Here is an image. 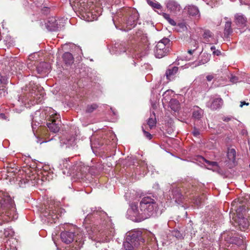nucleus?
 Returning <instances> with one entry per match:
<instances>
[{
    "instance_id": "cd10ccee",
    "label": "nucleus",
    "mask_w": 250,
    "mask_h": 250,
    "mask_svg": "<svg viewBox=\"0 0 250 250\" xmlns=\"http://www.w3.org/2000/svg\"><path fill=\"white\" fill-rule=\"evenodd\" d=\"M123 246L125 250H132L134 247L136 246L131 242V241H128L125 239V241L123 243Z\"/></svg>"
},
{
    "instance_id": "a18cd8bd",
    "label": "nucleus",
    "mask_w": 250,
    "mask_h": 250,
    "mask_svg": "<svg viewBox=\"0 0 250 250\" xmlns=\"http://www.w3.org/2000/svg\"><path fill=\"white\" fill-rule=\"evenodd\" d=\"M79 1H78V0H70V4L72 3V2H73V3H78Z\"/></svg>"
},
{
    "instance_id": "1a4fd4ad",
    "label": "nucleus",
    "mask_w": 250,
    "mask_h": 250,
    "mask_svg": "<svg viewBox=\"0 0 250 250\" xmlns=\"http://www.w3.org/2000/svg\"><path fill=\"white\" fill-rule=\"evenodd\" d=\"M223 101L221 98H215L207 103V106L212 110L220 108L223 105Z\"/></svg>"
},
{
    "instance_id": "dca6fc26",
    "label": "nucleus",
    "mask_w": 250,
    "mask_h": 250,
    "mask_svg": "<svg viewBox=\"0 0 250 250\" xmlns=\"http://www.w3.org/2000/svg\"><path fill=\"white\" fill-rule=\"evenodd\" d=\"M139 19V14L135 12L133 14L130 15L126 22V24L128 26H130L131 27H134L137 23V21Z\"/></svg>"
},
{
    "instance_id": "8fccbe9b",
    "label": "nucleus",
    "mask_w": 250,
    "mask_h": 250,
    "mask_svg": "<svg viewBox=\"0 0 250 250\" xmlns=\"http://www.w3.org/2000/svg\"><path fill=\"white\" fill-rule=\"evenodd\" d=\"M13 233V232L12 230H10V232L8 233V234H10L11 235H12Z\"/></svg>"
},
{
    "instance_id": "864d4df0",
    "label": "nucleus",
    "mask_w": 250,
    "mask_h": 250,
    "mask_svg": "<svg viewBox=\"0 0 250 250\" xmlns=\"http://www.w3.org/2000/svg\"><path fill=\"white\" fill-rule=\"evenodd\" d=\"M233 79H235V78H232L231 81H232V82H234V80H233Z\"/></svg>"
},
{
    "instance_id": "f257e3e1",
    "label": "nucleus",
    "mask_w": 250,
    "mask_h": 250,
    "mask_svg": "<svg viewBox=\"0 0 250 250\" xmlns=\"http://www.w3.org/2000/svg\"><path fill=\"white\" fill-rule=\"evenodd\" d=\"M158 207V205L154 199L146 196L141 199L139 207L135 204H131L128 211L135 217L136 221L141 222L152 216Z\"/></svg>"
},
{
    "instance_id": "473e14b6",
    "label": "nucleus",
    "mask_w": 250,
    "mask_h": 250,
    "mask_svg": "<svg viewBox=\"0 0 250 250\" xmlns=\"http://www.w3.org/2000/svg\"><path fill=\"white\" fill-rule=\"evenodd\" d=\"M98 106L96 104H92L91 105H88L86 109V112L87 113H91L95 110Z\"/></svg>"
},
{
    "instance_id": "7ed1b4c3",
    "label": "nucleus",
    "mask_w": 250,
    "mask_h": 250,
    "mask_svg": "<svg viewBox=\"0 0 250 250\" xmlns=\"http://www.w3.org/2000/svg\"><path fill=\"white\" fill-rule=\"evenodd\" d=\"M101 208H92L91 212L88 214L85 218L83 221V226L85 229L88 235L90 238L92 239L98 232V229L96 227L95 224L91 226V219L92 217L98 220L99 218L102 220L104 219L106 217V213L101 209Z\"/></svg>"
},
{
    "instance_id": "4468645a",
    "label": "nucleus",
    "mask_w": 250,
    "mask_h": 250,
    "mask_svg": "<svg viewBox=\"0 0 250 250\" xmlns=\"http://www.w3.org/2000/svg\"><path fill=\"white\" fill-rule=\"evenodd\" d=\"M75 138L73 136H62L60 137V143L61 146L66 145V147H69L73 145Z\"/></svg>"
},
{
    "instance_id": "7c9ffc66",
    "label": "nucleus",
    "mask_w": 250,
    "mask_h": 250,
    "mask_svg": "<svg viewBox=\"0 0 250 250\" xmlns=\"http://www.w3.org/2000/svg\"><path fill=\"white\" fill-rule=\"evenodd\" d=\"M163 17L167 20V21L172 25H176V22L172 19L170 18V16L169 14L167 13H163Z\"/></svg>"
},
{
    "instance_id": "a19ab883",
    "label": "nucleus",
    "mask_w": 250,
    "mask_h": 250,
    "mask_svg": "<svg viewBox=\"0 0 250 250\" xmlns=\"http://www.w3.org/2000/svg\"><path fill=\"white\" fill-rule=\"evenodd\" d=\"M18 102L19 103L21 102V104H25V103H26V100L24 99V98H21V97H20L19 99L18 100Z\"/></svg>"
},
{
    "instance_id": "5701e85b",
    "label": "nucleus",
    "mask_w": 250,
    "mask_h": 250,
    "mask_svg": "<svg viewBox=\"0 0 250 250\" xmlns=\"http://www.w3.org/2000/svg\"><path fill=\"white\" fill-rule=\"evenodd\" d=\"M192 117L196 119H200L203 116V111L199 107H194L193 109Z\"/></svg>"
},
{
    "instance_id": "c9c22d12",
    "label": "nucleus",
    "mask_w": 250,
    "mask_h": 250,
    "mask_svg": "<svg viewBox=\"0 0 250 250\" xmlns=\"http://www.w3.org/2000/svg\"><path fill=\"white\" fill-rule=\"evenodd\" d=\"M204 161L208 165L212 166V167H217V163L216 162H210L208 160H207L205 159L204 158H203Z\"/></svg>"
},
{
    "instance_id": "0eeeda50",
    "label": "nucleus",
    "mask_w": 250,
    "mask_h": 250,
    "mask_svg": "<svg viewBox=\"0 0 250 250\" xmlns=\"http://www.w3.org/2000/svg\"><path fill=\"white\" fill-rule=\"evenodd\" d=\"M234 22L238 28H244L247 26V19L243 14H236L234 17Z\"/></svg>"
},
{
    "instance_id": "e433bc0d",
    "label": "nucleus",
    "mask_w": 250,
    "mask_h": 250,
    "mask_svg": "<svg viewBox=\"0 0 250 250\" xmlns=\"http://www.w3.org/2000/svg\"><path fill=\"white\" fill-rule=\"evenodd\" d=\"M143 131L144 134L145 136L146 137V138H147V139H148L149 140H150L152 138V135L149 132L146 131L143 128Z\"/></svg>"
},
{
    "instance_id": "de8ad7c7",
    "label": "nucleus",
    "mask_w": 250,
    "mask_h": 250,
    "mask_svg": "<svg viewBox=\"0 0 250 250\" xmlns=\"http://www.w3.org/2000/svg\"><path fill=\"white\" fill-rule=\"evenodd\" d=\"M210 50L212 51V53L214 52V51L216 50V48L214 46H212L210 47Z\"/></svg>"
},
{
    "instance_id": "f8f14e48",
    "label": "nucleus",
    "mask_w": 250,
    "mask_h": 250,
    "mask_svg": "<svg viewBox=\"0 0 250 250\" xmlns=\"http://www.w3.org/2000/svg\"><path fill=\"white\" fill-rule=\"evenodd\" d=\"M178 69L179 68L177 66H169L165 73L167 80L168 81L173 80L175 78V75L178 72Z\"/></svg>"
},
{
    "instance_id": "9d476101",
    "label": "nucleus",
    "mask_w": 250,
    "mask_h": 250,
    "mask_svg": "<svg viewBox=\"0 0 250 250\" xmlns=\"http://www.w3.org/2000/svg\"><path fill=\"white\" fill-rule=\"evenodd\" d=\"M61 167L63 169H65L67 171H63V173L67 174H70L72 172V163L70 162L69 158H64L62 159L60 164Z\"/></svg>"
},
{
    "instance_id": "79ce46f5",
    "label": "nucleus",
    "mask_w": 250,
    "mask_h": 250,
    "mask_svg": "<svg viewBox=\"0 0 250 250\" xmlns=\"http://www.w3.org/2000/svg\"><path fill=\"white\" fill-rule=\"evenodd\" d=\"M214 55L219 56L221 54V52L219 50L216 49L214 52H213Z\"/></svg>"
},
{
    "instance_id": "603ef678",
    "label": "nucleus",
    "mask_w": 250,
    "mask_h": 250,
    "mask_svg": "<svg viewBox=\"0 0 250 250\" xmlns=\"http://www.w3.org/2000/svg\"><path fill=\"white\" fill-rule=\"evenodd\" d=\"M37 142H38V143H39V142L38 141H37ZM43 142H46V141H42V142H40V144H42V143H43Z\"/></svg>"
},
{
    "instance_id": "39448f33",
    "label": "nucleus",
    "mask_w": 250,
    "mask_h": 250,
    "mask_svg": "<svg viewBox=\"0 0 250 250\" xmlns=\"http://www.w3.org/2000/svg\"><path fill=\"white\" fill-rule=\"evenodd\" d=\"M171 42L168 38H163L159 41L154 49L155 55L157 58H161L168 54L171 50Z\"/></svg>"
},
{
    "instance_id": "58836bf2",
    "label": "nucleus",
    "mask_w": 250,
    "mask_h": 250,
    "mask_svg": "<svg viewBox=\"0 0 250 250\" xmlns=\"http://www.w3.org/2000/svg\"><path fill=\"white\" fill-rule=\"evenodd\" d=\"M192 133L193 135L195 137L198 136L200 134L199 130L195 127L194 128Z\"/></svg>"
},
{
    "instance_id": "09e8293b",
    "label": "nucleus",
    "mask_w": 250,
    "mask_h": 250,
    "mask_svg": "<svg viewBox=\"0 0 250 250\" xmlns=\"http://www.w3.org/2000/svg\"><path fill=\"white\" fill-rule=\"evenodd\" d=\"M180 199H178V200L179 202H181V200H182V196L181 194H180Z\"/></svg>"
},
{
    "instance_id": "13d9d810",
    "label": "nucleus",
    "mask_w": 250,
    "mask_h": 250,
    "mask_svg": "<svg viewBox=\"0 0 250 250\" xmlns=\"http://www.w3.org/2000/svg\"><path fill=\"white\" fill-rule=\"evenodd\" d=\"M6 232H7V230H6V231H5V235H7V234H6Z\"/></svg>"
},
{
    "instance_id": "4d7b16f0",
    "label": "nucleus",
    "mask_w": 250,
    "mask_h": 250,
    "mask_svg": "<svg viewBox=\"0 0 250 250\" xmlns=\"http://www.w3.org/2000/svg\"><path fill=\"white\" fill-rule=\"evenodd\" d=\"M170 92V91L169 90H167L166 92V94L167 93V92Z\"/></svg>"
},
{
    "instance_id": "6e6552de",
    "label": "nucleus",
    "mask_w": 250,
    "mask_h": 250,
    "mask_svg": "<svg viewBox=\"0 0 250 250\" xmlns=\"http://www.w3.org/2000/svg\"><path fill=\"white\" fill-rule=\"evenodd\" d=\"M166 6L168 10L173 13H177L182 9L180 4L174 0H168L167 2Z\"/></svg>"
},
{
    "instance_id": "ea45409f",
    "label": "nucleus",
    "mask_w": 250,
    "mask_h": 250,
    "mask_svg": "<svg viewBox=\"0 0 250 250\" xmlns=\"http://www.w3.org/2000/svg\"><path fill=\"white\" fill-rule=\"evenodd\" d=\"M214 78V76L213 75H208L207 76L206 79L208 81L210 82Z\"/></svg>"
},
{
    "instance_id": "423d86ee",
    "label": "nucleus",
    "mask_w": 250,
    "mask_h": 250,
    "mask_svg": "<svg viewBox=\"0 0 250 250\" xmlns=\"http://www.w3.org/2000/svg\"><path fill=\"white\" fill-rule=\"evenodd\" d=\"M10 70L12 74H21L22 69L25 68V65L22 62L18 61L17 60H14L9 63Z\"/></svg>"
},
{
    "instance_id": "412c9836",
    "label": "nucleus",
    "mask_w": 250,
    "mask_h": 250,
    "mask_svg": "<svg viewBox=\"0 0 250 250\" xmlns=\"http://www.w3.org/2000/svg\"><path fill=\"white\" fill-rule=\"evenodd\" d=\"M187 7L188 13L190 16H199V10L196 6L191 5L188 6Z\"/></svg>"
},
{
    "instance_id": "b1692460",
    "label": "nucleus",
    "mask_w": 250,
    "mask_h": 250,
    "mask_svg": "<svg viewBox=\"0 0 250 250\" xmlns=\"http://www.w3.org/2000/svg\"><path fill=\"white\" fill-rule=\"evenodd\" d=\"M170 108L175 112L179 110L180 108V104L178 100L176 99H171L169 102Z\"/></svg>"
},
{
    "instance_id": "5fc2aeb1",
    "label": "nucleus",
    "mask_w": 250,
    "mask_h": 250,
    "mask_svg": "<svg viewBox=\"0 0 250 250\" xmlns=\"http://www.w3.org/2000/svg\"><path fill=\"white\" fill-rule=\"evenodd\" d=\"M34 120H35V118H33V119H32V125H33V122H34Z\"/></svg>"
},
{
    "instance_id": "c03bdc74",
    "label": "nucleus",
    "mask_w": 250,
    "mask_h": 250,
    "mask_svg": "<svg viewBox=\"0 0 250 250\" xmlns=\"http://www.w3.org/2000/svg\"><path fill=\"white\" fill-rule=\"evenodd\" d=\"M132 55L133 58H140V55H139L138 54H137L136 53H133V54Z\"/></svg>"
},
{
    "instance_id": "37998d69",
    "label": "nucleus",
    "mask_w": 250,
    "mask_h": 250,
    "mask_svg": "<svg viewBox=\"0 0 250 250\" xmlns=\"http://www.w3.org/2000/svg\"><path fill=\"white\" fill-rule=\"evenodd\" d=\"M249 104V103H246L245 101H242V102H241V103H240V106L241 107H242L244 105H248Z\"/></svg>"
},
{
    "instance_id": "6e6d98bb",
    "label": "nucleus",
    "mask_w": 250,
    "mask_h": 250,
    "mask_svg": "<svg viewBox=\"0 0 250 250\" xmlns=\"http://www.w3.org/2000/svg\"><path fill=\"white\" fill-rule=\"evenodd\" d=\"M93 19H97V18H96V16H95V17H94L93 18Z\"/></svg>"
},
{
    "instance_id": "2eb2a0df",
    "label": "nucleus",
    "mask_w": 250,
    "mask_h": 250,
    "mask_svg": "<svg viewBox=\"0 0 250 250\" xmlns=\"http://www.w3.org/2000/svg\"><path fill=\"white\" fill-rule=\"evenodd\" d=\"M39 74L45 75L49 71V65L45 62H41L36 67Z\"/></svg>"
},
{
    "instance_id": "20e7f679",
    "label": "nucleus",
    "mask_w": 250,
    "mask_h": 250,
    "mask_svg": "<svg viewBox=\"0 0 250 250\" xmlns=\"http://www.w3.org/2000/svg\"><path fill=\"white\" fill-rule=\"evenodd\" d=\"M47 126L53 132H57L60 129L61 123L60 116L51 107H47L45 110Z\"/></svg>"
},
{
    "instance_id": "f704fd0d",
    "label": "nucleus",
    "mask_w": 250,
    "mask_h": 250,
    "mask_svg": "<svg viewBox=\"0 0 250 250\" xmlns=\"http://www.w3.org/2000/svg\"><path fill=\"white\" fill-rule=\"evenodd\" d=\"M8 83V78L6 76L0 75V85L1 84H6Z\"/></svg>"
},
{
    "instance_id": "6ab92c4d",
    "label": "nucleus",
    "mask_w": 250,
    "mask_h": 250,
    "mask_svg": "<svg viewBox=\"0 0 250 250\" xmlns=\"http://www.w3.org/2000/svg\"><path fill=\"white\" fill-rule=\"evenodd\" d=\"M203 37L206 42L213 43L215 42L213 35L209 30H205L203 34Z\"/></svg>"
},
{
    "instance_id": "a878e982",
    "label": "nucleus",
    "mask_w": 250,
    "mask_h": 250,
    "mask_svg": "<svg viewBox=\"0 0 250 250\" xmlns=\"http://www.w3.org/2000/svg\"><path fill=\"white\" fill-rule=\"evenodd\" d=\"M231 22L230 21H227L225 23V29H224V34L229 36L232 32V30L231 28Z\"/></svg>"
},
{
    "instance_id": "aec40b11",
    "label": "nucleus",
    "mask_w": 250,
    "mask_h": 250,
    "mask_svg": "<svg viewBox=\"0 0 250 250\" xmlns=\"http://www.w3.org/2000/svg\"><path fill=\"white\" fill-rule=\"evenodd\" d=\"M237 223L241 230H245L248 229L249 226V222L248 219L245 217H239Z\"/></svg>"
},
{
    "instance_id": "bb28decb",
    "label": "nucleus",
    "mask_w": 250,
    "mask_h": 250,
    "mask_svg": "<svg viewBox=\"0 0 250 250\" xmlns=\"http://www.w3.org/2000/svg\"><path fill=\"white\" fill-rule=\"evenodd\" d=\"M203 58L195 64V66H198L207 63L210 60V56L208 54L203 55Z\"/></svg>"
},
{
    "instance_id": "f3484780",
    "label": "nucleus",
    "mask_w": 250,
    "mask_h": 250,
    "mask_svg": "<svg viewBox=\"0 0 250 250\" xmlns=\"http://www.w3.org/2000/svg\"><path fill=\"white\" fill-rule=\"evenodd\" d=\"M37 88L34 87L32 88V90L30 92L29 94L31 95V96L32 97L34 100H36L37 103H40L42 102V100L43 98V93H40V96L38 97V94H39V91L36 90Z\"/></svg>"
},
{
    "instance_id": "c756f323",
    "label": "nucleus",
    "mask_w": 250,
    "mask_h": 250,
    "mask_svg": "<svg viewBox=\"0 0 250 250\" xmlns=\"http://www.w3.org/2000/svg\"><path fill=\"white\" fill-rule=\"evenodd\" d=\"M147 124L150 129L153 128L154 126H155L156 124L155 117H154V118H149L147 121Z\"/></svg>"
},
{
    "instance_id": "4be33fe9",
    "label": "nucleus",
    "mask_w": 250,
    "mask_h": 250,
    "mask_svg": "<svg viewBox=\"0 0 250 250\" xmlns=\"http://www.w3.org/2000/svg\"><path fill=\"white\" fill-rule=\"evenodd\" d=\"M63 61L66 64H71L73 63L74 58L71 53L69 52H65L62 56Z\"/></svg>"
},
{
    "instance_id": "393cba45",
    "label": "nucleus",
    "mask_w": 250,
    "mask_h": 250,
    "mask_svg": "<svg viewBox=\"0 0 250 250\" xmlns=\"http://www.w3.org/2000/svg\"><path fill=\"white\" fill-rule=\"evenodd\" d=\"M227 155L229 161L234 162L236 157V151L234 149H229Z\"/></svg>"
},
{
    "instance_id": "ddd939ff",
    "label": "nucleus",
    "mask_w": 250,
    "mask_h": 250,
    "mask_svg": "<svg viewBox=\"0 0 250 250\" xmlns=\"http://www.w3.org/2000/svg\"><path fill=\"white\" fill-rule=\"evenodd\" d=\"M61 238L64 243L69 244L73 241L74 234L72 232L63 231L61 234Z\"/></svg>"
},
{
    "instance_id": "2f4dec72",
    "label": "nucleus",
    "mask_w": 250,
    "mask_h": 250,
    "mask_svg": "<svg viewBox=\"0 0 250 250\" xmlns=\"http://www.w3.org/2000/svg\"><path fill=\"white\" fill-rule=\"evenodd\" d=\"M195 44L194 47H192V46L188 47V52L189 54L191 55L198 48V42H193Z\"/></svg>"
},
{
    "instance_id": "3c124183",
    "label": "nucleus",
    "mask_w": 250,
    "mask_h": 250,
    "mask_svg": "<svg viewBox=\"0 0 250 250\" xmlns=\"http://www.w3.org/2000/svg\"><path fill=\"white\" fill-rule=\"evenodd\" d=\"M179 25L180 26V27H184V25L182 23H180L179 24Z\"/></svg>"
},
{
    "instance_id": "a211bd4d",
    "label": "nucleus",
    "mask_w": 250,
    "mask_h": 250,
    "mask_svg": "<svg viewBox=\"0 0 250 250\" xmlns=\"http://www.w3.org/2000/svg\"><path fill=\"white\" fill-rule=\"evenodd\" d=\"M46 27L50 30H56L58 28V23L55 17L49 18Z\"/></svg>"
},
{
    "instance_id": "9b49d317",
    "label": "nucleus",
    "mask_w": 250,
    "mask_h": 250,
    "mask_svg": "<svg viewBox=\"0 0 250 250\" xmlns=\"http://www.w3.org/2000/svg\"><path fill=\"white\" fill-rule=\"evenodd\" d=\"M126 238L137 247L139 244L141 234L138 232H131L127 235Z\"/></svg>"
},
{
    "instance_id": "49530a36",
    "label": "nucleus",
    "mask_w": 250,
    "mask_h": 250,
    "mask_svg": "<svg viewBox=\"0 0 250 250\" xmlns=\"http://www.w3.org/2000/svg\"><path fill=\"white\" fill-rule=\"evenodd\" d=\"M197 42L195 40H193V41H191L190 42V45H192L193 47H194V45H195V44L193 43V42Z\"/></svg>"
},
{
    "instance_id": "c85d7f7f",
    "label": "nucleus",
    "mask_w": 250,
    "mask_h": 250,
    "mask_svg": "<svg viewBox=\"0 0 250 250\" xmlns=\"http://www.w3.org/2000/svg\"><path fill=\"white\" fill-rule=\"evenodd\" d=\"M148 2V4L151 6L152 8H153L154 9H161L162 8V6L161 5V4L158 3V2H156V1H147Z\"/></svg>"
},
{
    "instance_id": "72a5a7b5",
    "label": "nucleus",
    "mask_w": 250,
    "mask_h": 250,
    "mask_svg": "<svg viewBox=\"0 0 250 250\" xmlns=\"http://www.w3.org/2000/svg\"><path fill=\"white\" fill-rule=\"evenodd\" d=\"M6 84H1L0 85V96H4L7 93L5 88Z\"/></svg>"
},
{
    "instance_id": "f03ea898",
    "label": "nucleus",
    "mask_w": 250,
    "mask_h": 250,
    "mask_svg": "<svg viewBox=\"0 0 250 250\" xmlns=\"http://www.w3.org/2000/svg\"><path fill=\"white\" fill-rule=\"evenodd\" d=\"M18 217L13 199L9 194L0 192V225L5 222L17 219Z\"/></svg>"
},
{
    "instance_id": "4c0bfd02",
    "label": "nucleus",
    "mask_w": 250,
    "mask_h": 250,
    "mask_svg": "<svg viewBox=\"0 0 250 250\" xmlns=\"http://www.w3.org/2000/svg\"><path fill=\"white\" fill-rule=\"evenodd\" d=\"M233 119V117L231 116H227V117H223L222 119L224 122H229V121Z\"/></svg>"
}]
</instances>
